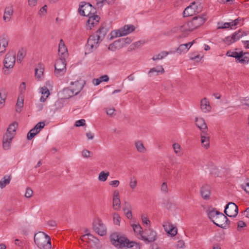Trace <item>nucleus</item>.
I'll use <instances>...</instances> for the list:
<instances>
[{"label": "nucleus", "instance_id": "nucleus-39", "mask_svg": "<svg viewBox=\"0 0 249 249\" xmlns=\"http://www.w3.org/2000/svg\"><path fill=\"white\" fill-rule=\"evenodd\" d=\"M43 67L41 64H39L37 68L35 69V76L38 79H40L43 75Z\"/></svg>", "mask_w": 249, "mask_h": 249}, {"label": "nucleus", "instance_id": "nucleus-36", "mask_svg": "<svg viewBox=\"0 0 249 249\" xmlns=\"http://www.w3.org/2000/svg\"><path fill=\"white\" fill-rule=\"evenodd\" d=\"M132 228L134 232L138 235L140 236L139 238L142 239V236H143L142 235L143 230L140 224H133L132 225Z\"/></svg>", "mask_w": 249, "mask_h": 249}, {"label": "nucleus", "instance_id": "nucleus-57", "mask_svg": "<svg viewBox=\"0 0 249 249\" xmlns=\"http://www.w3.org/2000/svg\"><path fill=\"white\" fill-rule=\"evenodd\" d=\"M224 42L228 45H230L234 42L231 36L225 37L224 39Z\"/></svg>", "mask_w": 249, "mask_h": 249}, {"label": "nucleus", "instance_id": "nucleus-2", "mask_svg": "<svg viewBox=\"0 0 249 249\" xmlns=\"http://www.w3.org/2000/svg\"><path fill=\"white\" fill-rule=\"evenodd\" d=\"M135 29L134 25L131 24L125 25L123 27L120 28L117 31H113L111 32L110 39L115 37L126 36L133 32Z\"/></svg>", "mask_w": 249, "mask_h": 249}, {"label": "nucleus", "instance_id": "nucleus-38", "mask_svg": "<svg viewBox=\"0 0 249 249\" xmlns=\"http://www.w3.org/2000/svg\"><path fill=\"white\" fill-rule=\"evenodd\" d=\"M170 53L166 51H162L160 53L155 55L152 58L154 61L161 60L166 57Z\"/></svg>", "mask_w": 249, "mask_h": 249}, {"label": "nucleus", "instance_id": "nucleus-17", "mask_svg": "<svg viewBox=\"0 0 249 249\" xmlns=\"http://www.w3.org/2000/svg\"><path fill=\"white\" fill-rule=\"evenodd\" d=\"M163 227L165 231L171 236H174L177 234V229L173 224L167 222L163 224Z\"/></svg>", "mask_w": 249, "mask_h": 249}, {"label": "nucleus", "instance_id": "nucleus-59", "mask_svg": "<svg viewBox=\"0 0 249 249\" xmlns=\"http://www.w3.org/2000/svg\"><path fill=\"white\" fill-rule=\"evenodd\" d=\"M47 7L46 5H44V6H43L39 11L38 14L40 16H44L47 13Z\"/></svg>", "mask_w": 249, "mask_h": 249}, {"label": "nucleus", "instance_id": "nucleus-51", "mask_svg": "<svg viewBox=\"0 0 249 249\" xmlns=\"http://www.w3.org/2000/svg\"><path fill=\"white\" fill-rule=\"evenodd\" d=\"M45 126V123L43 122H40L38 123L34 128L39 133L41 129H42Z\"/></svg>", "mask_w": 249, "mask_h": 249}, {"label": "nucleus", "instance_id": "nucleus-24", "mask_svg": "<svg viewBox=\"0 0 249 249\" xmlns=\"http://www.w3.org/2000/svg\"><path fill=\"white\" fill-rule=\"evenodd\" d=\"M164 72V70L162 66H158L156 67L151 68L148 72V75L152 77L154 75H158L160 73Z\"/></svg>", "mask_w": 249, "mask_h": 249}, {"label": "nucleus", "instance_id": "nucleus-62", "mask_svg": "<svg viewBox=\"0 0 249 249\" xmlns=\"http://www.w3.org/2000/svg\"><path fill=\"white\" fill-rule=\"evenodd\" d=\"M142 223L144 224H145V225H150V220L146 217H145L144 215H142Z\"/></svg>", "mask_w": 249, "mask_h": 249}, {"label": "nucleus", "instance_id": "nucleus-12", "mask_svg": "<svg viewBox=\"0 0 249 249\" xmlns=\"http://www.w3.org/2000/svg\"><path fill=\"white\" fill-rule=\"evenodd\" d=\"M207 18L204 16H196L193 18V19L189 21L191 28L193 30L201 26L206 20Z\"/></svg>", "mask_w": 249, "mask_h": 249}, {"label": "nucleus", "instance_id": "nucleus-20", "mask_svg": "<svg viewBox=\"0 0 249 249\" xmlns=\"http://www.w3.org/2000/svg\"><path fill=\"white\" fill-rule=\"evenodd\" d=\"M100 18L95 15H92L89 17V19L87 22V27L90 30L92 27L94 26L95 24H97L99 22Z\"/></svg>", "mask_w": 249, "mask_h": 249}, {"label": "nucleus", "instance_id": "nucleus-46", "mask_svg": "<svg viewBox=\"0 0 249 249\" xmlns=\"http://www.w3.org/2000/svg\"><path fill=\"white\" fill-rule=\"evenodd\" d=\"M219 213L220 212L217 211L213 210L212 211H209V212L208 213V215L209 218L213 222V219H215V218L217 217Z\"/></svg>", "mask_w": 249, "mask_h": 249}, {"label": "nucleus", "instance_id": "nucleus-29", "mask_svg": "<svg viewBox=\"0 0 249 249\" xmlns=\"http://www.w3.org/2000/svg\"><path fill=\"white\" fill-rule=\"evenodd\" d=\"M122 47L123 43H122L121 40L118 39L110 44L109 45L108 49L112 51H115L116 50L121 48Z\"/></svg>", "mask_w": 249, "mask_h": 249}, {"label": "nucleus", "instance_id": "nucleus-33", "mask_svg": "<svg viewBox=\"0 0 249 249\" xmlns=\"http://www.w3.org/2000/svg\"><path fill=\"white\" fill-rule=\"evenodd\" d=\"M88 239L90 241H92L95 243H97L98 242V239L94 237L92 234L90 233H86L81 236V239L83 241H86L87 239Z\"/></svg>", "mask_w": 249, "mask_h": 249}, {"label": "nucleus", "instance_id": "nucleus-28", "mask_svg": "<svg viewBox=\"0 0 249 249\" xmlns=\"http://www.w3.org/2000/svg\"><path fill=\"white\" fill-rule=\"evenodd\" d=\"M107 33V29L105 27H101L99 30L95 33L94 35L98 38L99 41H102L104 38L106 34Z\"/></svg>", "mask_w": 249, "mask_h": 249}, {"label": "nucleus", "instance_id": "nucleus-41", "mask_svg": "<svg viewBox=\"0 0 249 249\" xmlns=\"http://www.w3.org/2000/svg\"><path fill=\"white\" fill-rule=\"evenodd\" d=\"M7 97V91L5 89H2L0 90V106L4 105Z\"/></svg>", "mask_w": 249, "mask_h": 249}, {"label": "nucleus", "instance_id": "nucleus-61", "mask_svg": "<svg viewBox=\"0 0 249 249\" xmlns=\"http://www.w3.org/2000/svg\"><path fill=\"white\" fill-rule=\"evenodd\" d=\"M130 208L131 206L130 204L128 202H125L124 206L123 208V210L124 213H126L127 211H128V210H131Z\"/></svg>", "mask_w": 249, "mask_h": 249}, {"label": "nucleus", "instance_id": "nucleus-13", "mask_svg": "<svg viewBox=\"0 0 249 249\" xmlns=\"http://www.w3.org/2000/svg\"><path fill=\"white\" fill-rule=\"evenodd\" d=\"M16 55L15 53H8L5 55L4 66L6 68H12L15 63Z\"/></svg>", "mask_w": 249, "mask_h": 249}, {"label": "nucleus", "instance_id": "nucleus-45", "mask_svg": "<svg viewBox=\"0 0 249 249\" xmlns=\"http://www.w3.org/2000/svg\"><path fill=\"white\" fill-rule=\"evenodd\" d=\"M231 28V29H233L232 26H231V22H225V23H218V27L217 29H228Z\"/></svg>", "mask_w": 249, "mask_h": 249}, {"label": "nucleus", "instance_id": "nucleus-1", "mask_svg": "<svg viewBox=\"0 0 249 249\" xmlns=\"http://www.w3.org/2000/svg\"><path fill=\"white\" fill-rule=\"evenodd\" d=\"M34 241L40 249H51V242L50 237L43 232H39L35 234Z\"/></svg>", "mask_w": 249, "mask_h": 249}, {"label": "nucleus", "instance_id": "nucleus-3", "mask_svg": "<svg viewBox=\"0 0 249 249\" xmlns=\"http://www.w3.org/2000/svg\"><path fill=\"white\" fill-rule=\"evenodd\" d=\"M112 244L115 247L123 249L127 245L129 240L125 237L121 236L118 233H113L110 235Z\"/></svg>", "mask_w": 249, "mask_h": 249}, {"label": "nucleus", "instance_id": "nucleus-22", "mask_svg": "<svg viewBox=\"0 0 249 249\" xmlns=\"http://www.w3.org/2000/svg\"><path fill=\"white\" fill-rule=\"evenodd\" d=\"M200 108L201 110L205 113L209 112L211 111V107L209 101L206 98H204L200 102Z\"/></svg>", "mask_w": 249, "mask_h": 249}, {"label": "nucleus", "instance_id": "nucleus-21", "mask_svg": "<svg viewBox=\"0 0 249 249\" xmlns=\"http://www.w3.org/2000/svg\"><path fill=\"white\" fill-rule=\"evenodd\" d=\"M18 124L17 122H14L9 125L7 129L6 133L4 136L10 137L12 136L13 139L16 134V130L18 128Z\"/></svg>", "mask_w": 249, "mask_h": 249}, {"label": "nucleus", "instance_id": "nucleus-16", "mask_svg": "<svg viewBox=\"0 0 249 249\" xmlns=\"http://www.w3.org/2000/svg\"><path fill=\"white\" fill-rule=\"evenodd\" d=\"M68 54L67 48L63 40L61 39L58 45V54L60 56V58L65 59L68 56Z\"/></svg>", "mask_w": 249, "mask_h": 249}, {"label": "nucleus", "instance_id": "nucleus-30", "mask_svg": "<svg viewBox=\"0 0 249 249\" xmlns=\"http://www.w3.org/2000/svg\"><path fill=\"white\" fill-rule=\"evenodd\" d=\"M201 142L202 145L208 148L210 145V139L209 137L208 136L207 132L206 134L201 133Z\"/></svg>", "mask_w": 249, "mask_h": 249}, {"label": "nucleus", "instance_id": "nucleus-44", "mask_svg": "<svg viewBox=\"0 0 249 249\" xmlns=\"http://www.w3.org/2000/svg\"><path fill=\"white\" fill-rule=\"evenodd\" d=\"M109 175V173L108 172H105L104 171H102L99 174L98 179L101 181L105 182L107 180Z\"/></svg>", "mask_w": 249, "mask_h": 249}, {"label": "nucleus", "instance_id": "nucleus-34", "mask_svg": "<svg viewBox=\"0 0 249 249\" xmlns=\"http://www.w3.org/2000/svg\"><path fill=\"white\" fill-rule=\"evenodd\" d=\"M135 146L137 150L142 153H144L146 152V149L144 147L142 142L141 141H138L135 142Z\"/></svg>", "mask_w": 249, "mask_h": 249}, {"label": "nucleus", "instance_id": "nucleus-54", "mask_svg": "<svg viewBox=\"0 0 249 249\" xmlns=\"http://www.w3.org/2000/svg\"><path fill=\"white\" fill-rule=\"evenodd\" d=\"M41 92L44 96H46L48 97L50 94V92L48 88L45 86L41 88Z\"/></svg>", "mask_w": 249, "mask_h": 249}, {"label": "nucleus", "instance_id": "nucleus-37", "mask_svg": "<svg viewBox=\"0 0 249 249\" xmlns=\"http://www.w3.org/2000/svg\"><path fill=\"white\" fill-rule=\"evenodd\" d=\"M11 178L10 176H4L0 180V187L2 189L9 184Z\"/></svg>", "mask_w": 249, "mask_h": 249}, {"label": "nucleus", "instance_id": "nucleus-63", "mask_svg": "<svg viewBox=\"0 0 249 249\" xmlns=\"http://www.w3.org/2000/svg\"><path fill=\"white\" fill-rule=\"evenodd\" d=\"M109 185L115 187H118L120 184V181L118 180H115L109 182Z\"/></svg>", "mask_w": 249, "mask_h": 249}, {"label": "nucleus", "instance_id": "nucleus-43", "mask_svg": "<svg viewBox=\"0 0 249 249\" xmlns=\"http://www.w3.org/2000/svg\"><path fill=\"white\" fill-rule=\"evenodd\" d=\"M243 36V32L239 30L238 32H235L234 33H233L231 35V37H232V39H233V41L234 42L238 40H239L241 37H242Z\"/></svg>", "mask_w": 249, "mask_h": 249}, {"label": "nucleus", "instance_id": "nucleus-35", "mask_svg": "<svg viewBox=\"0 0 249 249\" xmlns=\"http://www.w3.org/2000/svg\"><path fill=\"white\" fill-rule=\"evenodd\" d=\"M26 54V50L24 48H21L17 53V62L21 63L25 56Z\"/></svg>", "mask_w": 249, "mask_h": 249}, {"label": "nucleus", "instance_id": "nucleus-32", "mask_svg": "<svg viewBox=\"0 0 249 249\" xmlns=\"http://www.w3.org/2000/svg\"><path fill=\"white\" fill-rule=\"evenodd\" d=\"M178 30L181 32H186L192 31L193 29L191 28L190 22H185L178 27Z\"/></svg>", "mask_w": 249, "mask_h": 249}, {"label": "nucleus", "instance_id": "nucleus-27", "mask_svg": "<svg viewBox=\"0 0 249 249\" xmlns=\"http://www.w3.org/2000/svg\"><path fill=\"white\" fill-rule=\"evenodd\" d=\"M202 197L205 199L209 198L210 196V187L209 185H205L203 186L200 190Z\"/></svg>", "mask_w": 249, "mask_h": 249}, {"label": "nucleus", "instance_id": "nucleus-48", "mask_svg": "<svg viewBox=\"0 0 249 249\" xmlns=\"http://www.w3.org/2000/svg\"><path fill=\"white\" fill-rule=\"evenodd\" d=\"M113 223L116 225L119 226L121 218L118 213H113Z\"/></svg>", "mask_w": 249, "mask_h": 249}, {"label": "nucleus", "instance_id": "nucleus-6", "mask_svg": "<svg viewBox=\"0 0 249 249\" xmlns=\"http://www.w3.org/2000/svg\"><path fill=\"white\" fill-rule=\"evenodd\" d=\"M213 223L219 227L226 229L228 227L230 221L226 216L220 212L215 219H213Z\"/></svg>", "mask_w": 249, "mask_h": 249}, {"label": "nucleus", "instance_id": "nucleus-53", "mask_svg": "<svg viewBox=\"0 0 249 249\" xmlns=\"http://www.w3.org/2000/svg\"><path fill=\"white\" fill-rule=\"evenodd\" d=\"M160 190L164 194H166L168 193V187L166 182H164L162 183V184L161 185Z\"/></svg>", "mask_w": 249, "mask_h": 249}, {"label": "nucleus", "instance_id": "nucleus-11", "mask_svg": "<svg viewBox=\"0 0 249 249\" xmlns=\"http://www.w3.org/2000/svg\"><path fill=\"white\" fill-rule=\"evenodd\" d=\"M94 231L99 235L103 236L106 234V227L101 220L98 219L93 222Z\"/></svg>", "mask_w": 249, "mask_h": 249}, {"label": "nucleus", "instance_id": "nucleus-55", "mask_svg": "<svg viewBox=\"0 0 249 249\" xmlns=\"http://www.w3.org/2000/svg\"><path fill=\"white\" fill-rule=\"evenodd\" d=\"M249 54L245 55L239 61L243 64H248L249 62Z\"/></svg>", "mask_w": 249, "mask_h": 249}, {"label": "nucleus", "instance_id": "nucleus-4", "mask_svg": "<svg viewBox=\"0 0 249 249\" xmlns=\"http://www.w3.org/2000/svg\"><path fill=\"white\" fill-rule=\"evenodd\" d=\"M78 11L81 15L86 17H89L95 14L96 12V9L89 3L82 2L79 6Z\"/></svg>", "mask_w": 249, "mask_h": 249}, {"label": "nucleus", "instance_id": "nucleus-42", "mask_svg": "<svg viewBox=\"0 0 249 249\" xmlns=\"http://www.w3.org/2000/svg\"><path fill=\"white\" fill-rule=\"evenodd\" d=\"M173 148L174 152L178 156H181L182 155V152L181 150V146L178 143H174L173 144Z\"/></svg>", "mask_w": 249, "mask_h": 249}, {"label": "nucleus", "instance_id": "nucleus-9", "mask_svg": "<svg viewBox=\"0 0 249 249\" xmlns=\"http://www.w3.org/2000/svg\"><path fill=\"white\" fill-rule=\"evenodd\" d=\"M198 5L200 6V4L198 2L196 3L195 1L192 2L184 10L183 13V16L184 17H190L195 14L196 13H198L199 11Z\"/></svg>", "mask_w": 249, "mask_h": 249}, {"label": "nucleus", "instance_id": "nucleus-8", "mask_svg": "<svg viewBox=\"0 0 249 249\" xmlns=\"http://www.w3.org/2000/svg\"><path fill=\"white\" fill-rule=\"evenodd\" d=\"M224 213L227 216L235 217L238 213L237 206L233 202H229L225 207Z\"/></svg>", "mask_w": 249, "mask_h": 249}, {"label": "nucleus", "instance_id": "nucleus-14", "mask_svg": "<svg viewBox=\"0 0 249 249\" xmlns=\"http://www.w3.org/2000/svg\"><path fill=\"white\" fill-rule=\"evenodd\" d=\"M112 207L116 211H119L121 209V201L118 190L114 191L113 194Z\"/></svg>", "mask_w": 249, "mask_h": 249}, {"label": "nucleus", "instance_id": "nucleus-58", "mask_svg": "<svg viewBox=\"0 0 249 249\" xmlns=\"http://www.w3.org/2000/svg\"><path fill=\"white\" fill-rule=\"evenodd\" d=\"M85 120L84 119H81L75 122V126L76 127H79L84 126L85 125Z\"/></svg>", "mask_w": 249, "mask_h": 249}, {"label": "nucleus", "instance_id": "nucleus-10", "mask_svg": "<svg viewBox=\"0 0 249 249\" xmlns=\"http://www.w3.org/2000/svg\"><path fill=\"white\" fill-rule=\"evenodd\" d=\"M85 81L82 79H79L75 82H71V86L69 87L71 89L74 95L78 94L82 90L85 85Z\"/></svg>", "mask_w": 249, "mask_h": 249}, {"label": "nucleus", "instance_id": "nucleus-40", "mask_svg": "<svg viewBox=\"0 0 249 249\" xmlns=\"http://www.w3.org/2000/svg\"><path fill=\"white\" fill-rule=\"evenodd\" d=\"M123 249H140V247L138 244L128 241Z\"/></svg>", "mask_w": 249, "mask_h": 249}, {"label": "nucleus", "instance_id": "nucleus-15", "mask_svg": "<svg viewBox=\"0 0 249 249\" xmlns=\"http://www.w3.org/2000/svg\"><path fill=\"white\" fill-rule=\"evenodd\" d=\"M147 236H142V240L144 241L146 243H149L155 241L156 239L157 233L151 229H149L146 231Z\"/></svg>", "mask_w": 249, "mask_h": 249}, {"label": "nucleus", "instance_id": "nucleus-23", "mask_svg": "<svg viewBox=\"0 0 249 249\" xmlns=\"http://www.w3.org/2000/svg\"><path fill=\"white\" fill-rule=\"evenodd\" d=\"M8 44V37L6 35H2L0 37V53L5 51Z\"/></svg>", "mask_w": 249, "mask_h": 249}, {"label": "nucleus", "instance_id": "nucleus-47", "mask_svg": "<svg viewBox=\"0 0 249 249\" xmlns=\"http://www.w3.org/2000/svg\"><path fill=\"white\" fill-rule=\"evenodd\" d=\"M23 106V99H18L17 103L16 104V111L17 112H20L21 111V109Z\"/></svg>", "mask_w": 249, "mask_h": 249}, {"label": "nucleus", "instance_id": "nucleus-7", "mask_svg": "<svg viewBox=\"0 0 249 249\" xmlns=\"http://www.w3.org/2000/svg\"><path fill=\"white\" fill-rule=\"evenodd\" d=\"M65 59L59 58L54 65V73L57 76L63 75L66 71Z\"/></svg>", "mask_w": 249, "mask_h": 249}, {"label": "nucleus", "instance_id": "nucleus-31", "mask_svg": "<svg viewBox=\"0 0 249 249\" xmlns=\"http://www.w3.org/2000/svg\"><path fill=\"white\" fill-rule=\"evenodd\" d=\"M13 138L12 136L7 137L3 136L2 146L5 150H8L11 147V143Z\"/></svg>", "mask_w": 249, "mask_h": 249}, {"label": "nucleus", "instance_id": "nucleus-18", "mask_svg": "<svg viewBox=\"0 0 249 249\" xmlns=\"http://www.w3.org/2000/svg\"><path fill=\"white\" fill-rule=\"evenodd\" d=\"M196 125L201 130V133L206 134L208 131V127L205 120L202 118L196 117L195 119Z\"/></svg>", "mask_w": 249, "mask_h": 249}, {"label": "nucleus", "instance_id": "nucleus-56", "mask_svg": "<svg viewBox=\"0 0 249 249\" xmlns=\"http://www.w3.org/2000/svg\"><path fill=\"white\" fill-rule=\"evenodd\" d=\"M91 152L88 150L84 149L82 151V155L84 158H88L91 157Z\"/></svg>", "mask_w": 249, "mask_h": 249}, {"label": "nucleus", "instance_id": "nucleus-64", "mask_svg": "<svg viewBox=\"0 0 249 249\" xmlns=\"http://www.w3.org/2000/svg\"><path fill=\"white\" fill-rule=\"evenodd\" d=\"M241 103L243 105H246L249 107V98H245L241 100Z\"/></svg>", "mask_w": 249, "mask_h": 249}, {"label": "nucleus", "instance_id": "nucleus-19", "mask_svg": "<svg viewBox=\"0 0 249 249\" xmlns=\"http://www.w3.org/2000/svg\"><path fill=\"white\" fill-rule=\"evenodd\" d=\"M14 10L12 5L10 4L5 8L3 19L5 22H8L11 20V17L13 15Z\"/></svg>", "mask_w": 249, "mask_h": 249}, {"label": "nucleus", "instance_id": "nucleus-25", "mask_svg": "<svg viewBox=\"0 0 249 249\" xmlns=\"http://www.w3.org/2000/svg\"><path fill=\"white\" fill-rule=\"evenodd\" d=\"M61 96L62 99H68L74 96V94L70 88H64L61 92Z\"/></svg>", "mask_w": 249, "mask_h": 249}, {"label": "nucleus", "instance_id": "nucleus-60", "mask_svg": "<svg viewBox=\"0 0 249 249\" xmlns=\"http://www.w3.org/2000/svg\"><path fill=\"white\" fill-rule=\"evenodd\" d=\"M33 192L30 188H27L25 194V196L27 198H30L32 196Z\"/></svg>", "mask_w": 249, "mask_h": 249}, {"label": "nucleus", "instance_id": "nucleus-52", "mask_svg": "<svg viewBox=\"0 0 249 249\" xmlns=\"http://www.w3.org/2000/svg\"><path fill=\"white\" fill-rule=\"evenodd\" d=\"M226 55L230 57H232L236 59H237V58H239L238 52H232L231 51H229L227 52Z\"/></svg>", "mask_w": 249, "mask_h": 249}, {"label": "nucleus", "instance_id": "nucleus-5", "mask_svg": "<svg viewBox=\"0 0 249 249\" xmlns=\"http://www.w3.org/2000/svg\"><path fill=\"white\" fill-rule=\"evenodd\" d=\"M101 42L95 35H91L89 37L86 45V51L88 53L92 52L97 48Z\"/></svg>", "mask_w": 249, "mask_h": 249}, {"label": "nucleus", "instance_id": "nucleus-50", "mask_svg": "<svg viewBox=\"0 0 249 249\" xmlns=\"http://www.w3.org/2000/svg\"><path fill=\"white\" fill-rule=\"evenodd\" d=\"M129 185L132 189H135L137 185V181L135 178H131L129 183Z\"/></svg>", "mask_w": 249, "mask_h": 249}, {"label": "nucleus", "instance_id": "nucleus-49", "mask_svg": "<svg viewBox=\"0 0 249 249\" xmlns=\"http://www.w3.org/2000/svg\"><path fill=\"white\" fill-rule=\"evenodd\" d=\"M38 132L36 130L35 128L31 129L27 134V138L29 140H31L33 138Z\"/></svg>", "mask_w": 249, "mask_h": 249}, {"label": "nucleus", "instance_id": "nucleus-26", "mask_svg": "<svg viewBox=\"0 0 249 249\" xmlns=\"http://www.w3.org/2000/svg\"><path fill=\"white\" fill-rule=\"evenodd\" d=\"M192 45V43H187L180 45L177 49L176 52L178 53L181 54L186 53Z\"/></svg>", "mask_w": 249, "mask_h": 249}]
</instances>
